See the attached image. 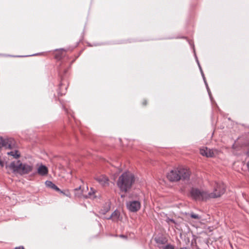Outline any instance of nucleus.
<instances>
[{
	"instance_id": "c85d7f7f",
	"label": "nucleus",
	"mask_w": 249,
	"mask_h": 249,
	"mask_svg": "<svg viewBox=\"0 0 249 249\" xmlns=\"http://www.w3.org/2000/svg\"><path fill=\"white\" fill-rule=\"evenodd\" d=\"M80 188H81V187H79L78 188H76V189H75V190H79Z\"/></svg>"
},
{
	"instance_id": "0eeeda50",
	"label": "nucleus",
	"mask_w": 249,
	"mask_h": 249,
	"mask_svg": "<svg viewBox=\"0 0 249 249\" xmlns=\"http://www.w3.org/2000/svg\"><path fill=\"white\" fill-rule=\"evenodd\" d=\"M200 153L202 156H204L207 157H213L214 155L213 150L209 149L207 147H203L200 148Z\"/></svg>"
},
{
	"instance_id": "9d476101",
	"label": "nucleus",
	"mask_w": 249,
	"mask_h": 249,
	"mask_svg": "<svg viewBox=\"0 0 249 249\" xmlns=\"http://www.w3.org/2000/svg\"><path fill=\"white\" fill-rule=\"evenodd\" d=\"M120 217V212L118 210H115L111 214V215L107 218V219H112L114 221H117L118 220Z\"/></svg>"
},
{
	"instance_id": "f3484780",
	"label": "nucleus",
	"mask_w": 249,
	"mask_h": 249,
	"mask_svg": "<svg viewBox=\"0 0 249 249\" xmlns=\"http://www.w3.org/2000/svg\"><path fill=\"white\" fill-rule=\"evenodd\" d=\"M190 216L191 218L196 219H200L201 218V217L199 216L197 214H195L193 213H190Z\"/></svg>"
},
{
	"instance_id": "cd10ccee",
	"label": "nucleus",
	"mask_w": 249,
	"mask_h": 249,
	"mask_svg": "<svg viewBox=\"0 0 249 249\" xmlns=\"http://www.w3.org/2000/svg\"><path fill=\"white\" fill-rule=\"evenodd\" d=\"M124 196H125V195H122L121 196V197H124Z\"/></svg>"
},
{
	"instance_id": "2f4dec72",
	"label": "nucleus",
	"mask_w": 249,
	"mask_h": 249,
	"mask_svg": "<svg viewBox=\"0 0 249 249\" xmlns=\"http://www.w3.org/2000/svg\"><path fill=\"white\" fill-rule=\"evenodd\" d=\"M61 86H62V85H61V84H60V88H61Z\"/></svg>"
},
{
	"instance_id": "5701e85b",
	"label": "nucleus",
	"mask_w": 249,
	"mask_h": 249,
	"mask_svg": "<svg viewBox=\"0 0 249 249\" xmlns=\"http://www.w3.org/2000/svg\"><path fill=\"white\" fill-rule=\"evenodd\" d=\"M120 237L123 238H126V236L123 234L120 235Z\"/></svg>"
},
{
	"instance_id": "423d86ee",
	"label": "nucleus",
	"mask_w": 249,
	"mask_h": 249,
	"mask_svg": "<svg viewBox=\"0 0 249 249\" xmlns=\"http://www.w3.org/2000/svg\"><path fill=\"white\" fill-rule=\"evenodd\" d=\"M126 206L130 212L135 213L138 212L140 209L141 204L139 201L132 200L127 202Z\"/></svg>"
},
{
	"instance_id": "1a4fd4ad",
	"label": "nucleus",
	"mask_w": 249,
	"mask_h": 249,
	"mask_svg": "<svg viewBox=\"0 0 249 249\" xmlns=\"http://www.w3.org/2000/svg\"><path fill=\"white\" fill-rule=\"evenodd\" d=\"M37 173L42 176H45L47 175L48 173V168L46 166L41 164L37 168Z\"/></svg>"
},
{
	"instance_id": "a878e982",
	"label": "nucleus",
	"mask_w": 249,
	"mask_h": 249,
	"mask_svg": "<svg viewBox=\"0 0 249 249\" xmlns=\"http://www.w3.org/2000/svg\"><path fill=\"white\" fill-rule=\"evenodd\" d=\"M143 105H146L147 103H146V101H144L143 103H142Z\"/></svg>"
},
{
	"instance_id": "aec40b11",
	"label": "nucleus",
	"mask_w": 249,
	"mask_h": 249,
	"mask_svg": "<svg viewBox=\"0 0 249 249\" xmlns=\"http://www.w3.org/2000/svg\"><path fill=\"white\" fill-rule=\"evenodd\" d=\"M194 51V53H195V58H196V61L197 62V64L198 66L199 69H200V67H201V66H200V63L199 62V61L198 60L197 57L196 55V54L195 53V50Z\"/></svg>"
},
{
	"instance_id": "20e7f679",
	"label": "nucleus",
	"mask_w": 249,
	"mask_h": 249,
	"mask_svg": "<svg viewBox=\"0 0 249 249\" xmlns=\"http://www.w3.org/2000/svg\"><path fill=\"white\" fill-rule=\"evenodd\" d=\"M7 167L13 173H18L20 175L27 174L32 172L33 169V166L32 165L23 163L19 160L11 162Z\"/></svg>"
},
{
	"instance_id": "f03ea898",
	"label": "nucleus",
	"mask_w": 249,
	"mask_h": 249,
	"mask_svg": "<svg viewBox=\"0 0 249 249\" xmlns=\"http://www.w3.org/2000/svg\"><path fill=\"white\" fill-rule=\"evenodd\" d=\"M190 171L187 168L178 167L171 170L167 175L170 181L177 182L179 180L188 182L190 177Z\"/></svg>"
},
{
	"instance_id": "ddd939ff",
	"label": "nucleus",
	"mask_w": 249,
	"mask_h": 249,
	"mask_svg": "<svg viewBox=\"0 0 249 249\" xmlns=\"http://www.w3.org/2000/svg\"><path fill=\"white\" fill-rule=\"evenodd\" d=\"M7 154L13 156L15 159H18L20 157V154H18V151L17 150L9 152L7 153Z\"/></svg>"
},
{
	"instance_id": "6e6552de",
	"label": "nucleus",
	"mask_w": 249,
	"mask_h": 249,
	"mask_svg": "<svg viewBox=\"0 0 249 249\" xmlns=\"http://www.w3.org/2000/svg\"><path fill=\"white\" fill-rule=\"evenodd\" d=\"M95 179L102 185L106 186L108 185V179L104 175L98 177Z\"/></svg>"
},
{
	"instance_id": "b1692460",
	"label": "nucleus",
	"mask_w": 249,
	"mask_h": 249,
	"mask_svg": "<svg viewBox=\"0 0 249 249\" xmlns=\"http://www.w3.org/2000/svg\"><path fill=\"white\" fill-rule=\"evenodd\" d=\"M108 210H109V208H107L106 211H105L104 212H102V213L103 214H105L108 211Z\"/></svg>"
},
{
	"instance_id": "412c9836",
	"label": "nucleus",
	"mask_w": 249,
	"mask_h": 249,
	"mask_svg": "<svg viewBox=\"0 0 249 249\" xmlns=\"http://www.w3.org/2000/svg\"><path fill=\"white\" fill-rule=\"evenodd\" d=\"M194 51V53H195V58H196V61L197 62V64L198 66L199 69H200V67H201V66H200V63L199 62V61L198 60L197 57L196 55V54L195 53V50Z\"/></svg>"
},
{
	"instance_id": "39448f33",
	"label": "nucleus",
	"mask_w": 249,
	"mask_h": 249,
	"mask_svg": "<svg viewBox=\"0 0 249 249\" xmlns=\"http://www.w3.org/2000/svg\"><path fill=\"white\" fill-rule=\"evenodd\" d=\"M3 147L6 149H14L16 148V142L12 138H2L0 140V147Z\"/></svg>"
},
{
	"instance_id": "393cba45",
	"label": "nucleus",
	"mask_w": 249,
	"mask_h": 249,
	"mask_svg": "<svg viewBox=\"0 0 249 249\" xmlns=\"http://www.w3.org/2000/svg\"><path fill=\"white\" fill-rule=\"evenodd\" d=\"M0 165L1 166H4V163L2 161H1V160H0Z\"/></svg>"
},
{
	"instance_id": "a211bd4d",
	"label": "nucleus",
	"mask_w": 249,
	"mask_h": 249,
	"mask_svg": "<svg viewBox=\"0 0 249 249\" xmlns=\"http://www.w3.org/2000/svg\"><path fill=\"white\" fill-rule=\"evenodd\" d=\"M166 221L167 223H169V222H172L173 223L175 224H177V222L175 221V220H174L172 218H170L169 217H167L166 219Z\"/></svg>"
},
{
	"instance_id": "4468645a",
	"label": "nucleus",
	"mask_w": 249,
	"mask_h": 249,
	"mask_svg": "<svg viewBox=\"0 0 249 249\" xmlns=\"http://www.w3.org/2000/svg\"><path fill=\"white\" fill-rule=\"evenodd\" d=\"M159 248L160 249H175V247L170 244H167L164 246H159Z\"/></svg>"
},
{
	"instance_id": "7ed1b4c3",
	"label": "nucleus",
	"mask_w": 249,
	"mask_h": 249,
	"mask_svg": "<svg viewBox=\"0 0 249 249\" xmlns=\"http://www.w3.org/2000/svg\"><path fill=\"white\" fill-rule=\"evenodd\" d=\"M134 181V175L129 172H125L119 177L117 184L122 192L125 193L131 188Z\"/></svg>"
},
{
	"instance_id": "c756f323",
	"label": "nucleus",
	"mask_w": 249,
	"mask_h": 249,
	"mask_svg": "<svg viewBox=\"0 0 249 249\" xmlns=\"http://www.w3.org/2000/svg\"><path fill=\"white\" fill-rule=\"evenodd\" d=\"M247 155L249 156V151L247 152Z\"/></svg>"
},
{
	"instance_id": "f8f14e48",
	"label": "nucleus",
	"mask_w": 249,
	"mask_h": 249,
	"mask_svg": "<svg viewBox=\"0 0 249 249\" xmlns=\"http://www.w3.org/2000/svg\"><path fill=\"white\" fill-rule=\"evenodd\" d=\"M155 240L156 243L159 244L158 246H160V245H161V246H164V245L167 242V240L162 237L155 238Z\"/></svg>"
},
{
	"instance_id": "6ab92c4d",
	"label": "nucleus",
	"mask_w": 249,
	"mask_h": 249,
	"mask_svg": "<svg viewBox=\"0 0 249 249\" xmlns=\"http://www.w3.org/2000/svg\"><path fill=\"white\" fill-rule=\"evenodd\" d=\"M199 70H200V72H201V75H202V78H203V81H204V82L206 81V78H205V77L204 74V73H203V71H202V68H201V67H200V69H199Z\"/></svg>"
},
{
	"instance_id": "4be33fe9",
	"label": "nucleus",
	"mask_w": 249,
	"mask_h": 249,
	"mask_svg": "<svg viewBox=\"0 0 249 249\" xmlns=\"http://www.w3.org/2000/svg\"><path fill=\"white\" fill-rule=\"evenodd\" d=\"M15 249H24V248L23 246H19L16 247Z\"/></svg>"
},
{
	"instance_id": "bb28decb",
	"label": "nucleus",
	"mask_w": 249,
	"mask_h": 249,
	"mask_svg": "<svg viewBox=\"0 0 249 249\" xmlns=\"http://www.w3.org/2000/svg\"><path fill=\"white\" fill-rule=\"evenodd\" d=\"M180 249H189L187 247H183V248H180Z\"/></svg>"
},
{
	"instance_id": "7c9ffc66",
	"label": "nucleus",
	"mask_w": 249,
	"mask_h": 249,
	"mask_svg": "<svg viewBox=\"0 0 249 249\" xmlns=\"http://www.w3.org/2000/svg\"><path fill=\"white\" fill-rule=\"evenodd\" d=\"M37 54H32L31 55V56H34V55H37Z\"/></svg>"
},
{
	"instance_id": "9b49d317",
	"label": "nucleus",
	"mask_w": 249,
	"mask_h": 249,
	"mask_svg": "<svg viewBox=\"0 0 249 249\" xmlns=\"http://www.w3.org/2000/svg\"><path fill=\"white\" fill-rule=\"evenodd\" d=\"M45 184L46 186L51 188L54 190L57 191H60V190L57 186H56L54 183H53L51 181L47 180L45 182Z\"/></svg>"
},
{
	"instance_id": "dca6fc26",
	"label": "nucleus",
	"mask_w": 249,
	"mask_h": 249,
	"mask_svg": "<svg viewBox=\"0 0 249 249\" xmlns=\"http://www.w3.org/2000/svg\"><path fill=\"white\" fill-rule=\"evenodd\" d=\"M204 83H205V85L206 86V88L207 91L208 92L209 97H210L211 100H212V94H211V92L210 89L209 88L208 83H207V81L204 82Z\"/></svg>"
},
{
	"instance_id": "f257e3e1",
	"label": "nucleus",
	"mask_w": 249,
	"mask_h": 249,
	"mask_svg": "<svg viewBox=\"0 0 249 249\" xmlns=\"http://www.w3.org/2000/svg\"><path fill=\"white\" fill-rule=\"evenodd\" d=\"M225 192V186L222 183H215L213 192L201 190L198 188H192L190 190L191 197L196 201H206L211 198L221 196Z\"/></svg>"
},
{
	"instance_id": "2eb2a0df",
	"label": "nucleus",
	"mask_w": 249,
	"mask_h": 249,
	"mask_svg": "<svg viewBox=\"0 0 249 249\" xmlns=\"http://www.w3.org/2000/svg\"><path fill=\"white\" fill-rule=\"evenodd\" d=\"M95 193V191L92 188H91L90 191L88 193V196L91 198H95L96 197V196H94Z\"/></svg>"
}]
</instances>
